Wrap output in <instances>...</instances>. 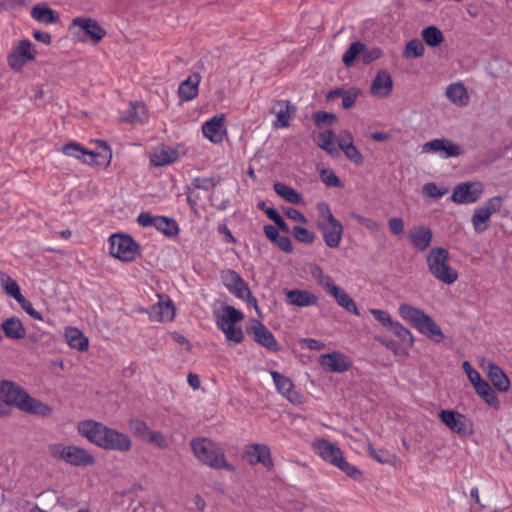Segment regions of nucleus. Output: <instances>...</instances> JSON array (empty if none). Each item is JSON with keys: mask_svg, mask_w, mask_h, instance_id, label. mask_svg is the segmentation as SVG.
I'll list each match as a JSON object with an SVG mask.
<instances>
[{"mask_svg": "<svg viewBox=\"0 0 512 512\" xmlns=\"http://www.w3.org/2000/svg\"><path fill=\"white\" fill-rule=\"evenodd\" d=\"M78 432L89 442L105 450L126 453L132 448V441L127 434L94 420L80 422Z\"/></svg>", "mask_w": 512, "mask_h": 512, "instance_id": "1", "label": "nucleus"}, {"mask_svg": "<svg viewBox=\"0 0 512 512\" xmlns=\"http://www.w3.org/2000/svg\"><path fill=\"white\" fill-rule=\"evenodd\" d=\"M0 395L8 408L14 406L20 411L40 417H49L53 412L49 405L30 396L24 388L10 380L0 381Z\"/></svg>", "mask_w": 512, "mask_h": 512, "instance_id": "2", "label": "nucleus"}, {"mask_svg": "<svg viewBox=\"0 0 512 512\" xmlns=\"http://www.w3.org/2000/svg\"><path fill=\"white\" fill-rule=\"evenodd\" d=\"M190 447L194 456L210 468L235 471V467L227 461L224 449L219 443L206 437H197L190 441Z\"/></svg>", "mask_w": 512, "mask_h": 512, "instance_id": "3", "label": "nucleus"}, {"mask_svg": "<svg viewBox=\"0 0 512 512\" xmlns=\"http://www.w3.org/2000/svg\"><path fill=\"white\" fill-rule=\"evenodd\" d=\"M398 312L413 328L433 342L439 343L445 338L440 326L423 310L402 303L399 306Z\"/></svg>", "mask_w": 512, "mask_h": 512, "instance_id": "4", "label": "nucleus"}, {"mask_svg": "<svg viewBox=\"0 0 512 512\" xmlns=\"http://www.w3.org/2000/svg\"><path fill=\"white\" fill-rule=\"evenodd\" d=\"M450 253L443 247H434L427 254L428 271L440 282L451 285L458 280V272L451 267Z\"/></svg>", "mask_w": 512, "mask_h": 512, "instance_id": "5", "label": "nucleus"}, {"mask_svg": "<svg viewBox=\"0 0 512 512\" xmlns=\"http://www.w3.org/2000/svg\"><path fill=\"white\" fill-rule=\"evenodd\" d=\"M216 325L227 341L239 344L244 340V332L237 323L244 320V314L231 305H225L221 311L216 313Z\"/></svg>", "mask_w": 512, "mask_h": 512, "instance_id": "6", "label": "nucleus"}, {"mask_svg": "<svg viewBox=\"0 0 512 512\" xmlns=\"http://www.w3.org/2000/svg\"><path fill=\"white\" fill-rule=\"evenodd\" d=\"M109 242L110 254L123 262L134 261L139 253V245L129 235L113 234Z\"/></svg>", "mask_w": 512, "mask_h": 512, "instance_id": "7", "label": "nucleus"}, {"mask_svg": "<svg viewBox=\"0 0 512 512\" xmlns=\"http://www.w3.org/2000/svg\"><path fill=\"white\" fill-rule=\"evenodd\" d=\"M70 29H74V35L85 41L89 38L94 44L100 42L106 35V30L95 20L89 17H77L72 20Z\"/></svg>", "mask_w": 512, "mask_h": 512, "instance_id": "8", "label": "nucleus"}, {"mask_svg": "<svg viewBox=\"0 0 512 512\" xmlns=\"http://www.w3.org/2000/svg\"><path fill=\"white\" fill-rule=\"evenodd\" d=\"M36 50L29 39H22L7 55L8 66L14 72H21L24 66L36 58Z\"/></svg>", "mask_w": 512, "mask_h": 512, "instance_id": "9", "label": "nucleus"}, {"mask_svg": "<svg viewBox=\"0 0 512 512\" xmlns=\"http://www.w3.org/2000/svg\"><path fill=\"white\" fill-rule=\"evenodd\" d=\"M502 206V198L494 196L488 199L483 205L477 207L471 218L474 230L477 233H482L488 228V222L491 215L498 212Z\"/></svg>", "mask_w": 512, "mask_h": 512, "instance_id": "10", "label": "nucleus"}, {"mask_svg": "<svg viewBox=\"0 0 512 512\" xmlns=\"http://www.w3.org/2000/svg\"><path fill=\"white\" fill-rule=\"evenodd\" d=\"M441 422L451 431L462 437L473 434L472 422L463 414L453 410H441L439 413Z\"/></svg>", "mask_w": 512, "mask_h": 512, "instance_id": "11", "label": "nucleus"}, {"mask_svg": "<svg viewBox=\"0 0 512 512\" xmlns=\"http://www.w3.org/2000/svg\"><path fill=\"white\" fill-rule=\"evenodd\" d=\"M422 152L438 154L440 157L446 159L461 156L464 153V149L450 139L436 138L426 142L422 146Z\"/></svg>", "mask_w": 512, "mask_h": 512, "instance_id": "12", "label": "nucleus"}, {"mask_svg": "<svg viewBox=\"0 0 512 512\" xmlns=\"http://www.w3.org/2000/svg\"><path fill=\"white\" fill-rule=\"evenodd\" d=\"M484 188L479 182H464L453 189L451 200L457 204L475 203L483 195Z\"/></svg>", "mask_w": 512, "mask_h": 512, "instance_id": "13", "label": "nucleus"}, {"mask_svg": "<svg viewBox=\"0 0 512 512\" xmlns=\"http://www.w3.org/2000/svg\"><path fill=\"white\" fill-rule=\"evenodd\" d=\"M276 390L294 405L302 403V396L295 390L293 381L278 371H270Z\"/></svg>", "mask_w": 512, "mask_h": 512, "instance_id": "14", "label": "nucleus"}, {"mask_svg": "<svg viewBox=\"0 0 512 512\" xmlns=\"http://www.w3.org/2000/svg\"><path fill=\"white\" fill-rule=\"evenodd\" d=\"M319 363L323 369L334 373L348 371L352 366L347 356L338 351L321 355Z\"/></svg>", "mask_w": 512, "mask_h": 512, "instance_id": "15", "label": "nucleus"}, {"mask_svg": "<svg viewBox=\"0 0 512 512\" xmlns=\"http://www.w3.org/2000/svg\"><path fill=\"white\" fill-rule=\"evenodd\" d=\"M247 333L253 336L255 342L270 351H278L279 345L272 332L261 322L255 321V324L247 328Z\"/></svg>", "mask_w": 512, "mask_h": 512, "instance_id": "16", "label": "nucleus"}, {"mask_svg": "<svg viewBox=\"0 0 512 512\" xmlns=\"http://www.w3.org/2000/svg\"><path fill=\"white\" fill-rule=\"evenodd\" d=\"M317 227L322 233L325 244L329 248L339 247L343 236V225L339 220L330 223L318 221Z\"/></svg>", "mask_w": 512, "mask_h": 512, "instance_id": "17", "label": "nucleus"}, {"mask_svg": "<svg viewBox=\"0 0 512 512\" xmlns=\"http://www.w3.org/2000/svg\"><path fill=\"white\" fill-rule=\"evenodd\" d=\"M244 457L249 464H262L266 468L273 466L270 449L265 444H253L246 446Z\"/></svg>", "mask_w": 512, "mask_h": 512, "instance_id": "18", "label": "nucleus"}, {"mask_svg": "<svg viewBox=\"0 0 512 512\" xmlns=\"http://www.w3.org/2000/svg\"><path fill=\"white\" fill-rule=\"evenodd\" d=\"M285 301L288 305L296 307H310L318 303V296L313 292L302 289L284 290Z\"/></svg>", "mask_w": 512, "mask_h": 512, "instance_id": "19", "label": "nucleus"}, {"mask_svg": "<svg viewBox=\"0 0 512 512\" xmlns=\"http://www.w3.org/2000/svg\"><path fill=\"white\" fill-rule=\"evenodd\" d=\"M312 448L318 456L332 465H334L343 454L336 444L322 438L314 439Z\"/></svg>", "mask_w": 512, "mask_h": 512, "instance_id": "20", "label": "nucleus"}, {"mask_svg": "<svg viewBox=\"0 0 512 512\" xmlns=\"http://www.w3.org/2000/svg\"><path fill=\"white\" fill-rule=\"evenodd\" d=\"M224 114L215 115L210 120L206 121L202 126L203 135L212 143L218 144L223 141L225 128Z\"/></svg>", "mask_w": 512, "mask_h": 512, "instance_id": "21", "label": "nucleus"}, {"mask_svg": "<svg viewBox=\"0 0 512 512\" xmlns=\"http://www.w3.org/2000/svg\"><path fill=\"white\" fill-rule=\"evenodd\" d=\"M433 232L424 225L413 227L408 234L411 245L418 251L423 252L428 249L432 242Z\"/></svg>", "mask_w": 512, "mask_h": 512, "instance_id": "22", "label": "nucleus"}, {"mask_svg": "<svg viewBox=\"0 0 512 512\" xmlns=\"http://www.w3.org/2000/svg\"><path fill=\"white\" fill-rule=\"evenodd\" d=\"M393 90V80L387 70H380L373 79L370 92L378 98L388 97Z\"/></svg>", "mask_w": 512, "mask_h": 512, "instance_id": "23", "label": "nucleus"}, {"mask_svg": "<svg viewBox=\"0 0 512 512\" xmlns=\"http://www.w3.org/2000/svg\"><path fill=\"white\" fill-rule=\"evenodd\" d=\"M64 461L72 466L85 467L93 465L95 463V458L82 447L67 445L66 457Z\"/></svg>", "mask_w": 512, "mask_h": 512, "instance_id": "24", "label": "nucleus"}, {"mask_svg": "<svg viewBox=\"0 0 512 512\" xmlns=\"http://www.w3.org/2000/svg\"><path fill=\"white\" fill-rule=\"evenodd\" d=\"M143 312L148 313L149 319L154 322H165L173 320L175 316V308L171 300L162 302L161 300L152 305L148 310L143 309Z\"/></svg>", "mask_w": 512, "mask_h": 512, "instance_id": "25", "label": "nucleus"}, {"mask_svg": "<svg viewBox=\"0 0 512 512\" xmlns=\"http://www.w3.org/2000/svg\"><path fill=\"white\" fill-rule=\"evenodd\" d=\"M327 293L331 295L335 299L336 303L347 312L357 316L360 314L355 301L341 287L336 284H330Z\"/></svg>", "mask_w": 512, "mask_h": 512, "instance_id": "26", "label": "nucleus"}, {"mask_svg": "<svg viewBox=\"0 0 512 512\" xmlns=\"http://www.w3.org/2000/svg\"><path fill=\"white\" fill-rule=\"evenodd\" d=\"M201 81V75L193 73L186 80L181 82L178 87V95L181 100L191 101L198 95V87Z\"/></svg>", "mask_w": 512, "mask_h": 512, "instance_id": "27", "label": "nucleus"}, {"mask_svg": "<svg viewBox=\"0 0 512 512\" xmlns=\"http://www.w3.org/2000/svg\"><path fill=\"white\" fill-rule=\"evenodd\" d=\"M487 376L495 389L499 392H507L510 388V381L503 370L494 363H488Z\"/></svg>", "mask_w": 512, "mask_h": 512, "instance_id": "28", "label": "nucleus"}, {"mask_svg": "<svg viewBox=\"0 0 512 512\" xmlns=\"http://www.w3.org/2000/svg\"><path fill=\"white\" fill-rule=\"evenodd\" d=\"M61 150L65 155L75 157L77 159H82L84 156H89V160L84 159V162L87 164H95L96 158L101 156L100 153L86 150L80 144L75 142L65 144Z\"/></svg>", "mask_w": 512, "mask_h": 512, "instance_id": "29", "label": "nucleus"}, {"mask_svg": "<svg viewBox=\"0 0 512 512\" xmlns=\"http://www.w3.org/2000/svg\"><path fill=\"white\" fill-rule=\"evenodd\" d=\"M446 97L455 105L463 107L469 103V94L465 86L460 83H452L446 88Z\"/></svg>", "mask_w": 512, "mask_h": 512, "instance_id": "30", "label": "nucleus"}, {"mask_svg": "<svg viewBox=\"0 0 512 512\" xmlns=\"http://www.w3.org/2000/svg\"><path fill=\"white\" fill-rule=\"evenodd\" d=\"M2 330L9 339L19 340L26 336V329L17 317H10L3 321Z\"/></svg>", "mask_w": 512, "mask_h": 512, "instance_id": "31", "label": "nucleus"}, {"mask_svg": "<svg viewBox=\"0 0 512 512\" xmlns=\"http://www.w3.org/2000/svg\"><path fill=\"white\" fill-rule=\"evenodd\" d=\"M473 387L476 391V393L483 398V400L490 406L494 408L499 407V399L494 392V390L490 387V385L483 380L482 378H479L477 381L473 382Z\"/></svg>", "mask_w": 512, "mask_h": 512, "instance_id": "32", "label": "nucleus"}, {"mask_svg": "<svg viewBox=\"0 0 512 512\" xmlns=\"http://www.w3.org/2000/svg\"><path fill=\"white\" fill-rule=\"evenodd\" d=\"M148 119L147 107L144 103L135 102L131 103L128 109L127 116H121L123 122L128 123H144Z\"/></svg>", "mask_w": 512, "mask_h": 512, "instance_id": "33", "label": "nucleus"}, {"mask_svg": "<svg viewBox=\"0 0 512 512\" xmlns=\"http://www.w3.org/2000/svg\"><path fill=\"white\" fill-rule=\"evenodd\" d=\"M31 17L34 20L44 24H53L59 22L60 20L57 12L52 10L47 5H35L31 9Z\"/></svg>", "mask_w": 512, "mask_h": 512, "instance_id": "34", "label": "nucleus"}, {"mask_svg": "<svg viewBox=\"0 0 512 512\" xmlns=\"http://www.w3.org/2000/svg\"><path fill=\"white\" fill-rule=\"evenodd\" d=\"M178 159V152L170 147H163L150 155V162L155 166H165Z\"/></svg>", "mask_w": 512, "mask_h": 512, "instance_id": "35", "label": "nucleus"}, {"mask_svg": "<svg viewBox=\"0 0 512 512\" xmlns=\"http://www.w3.org/2000/svg\"><path fill=\"white\" fill-rule=\"evenodd\" d=\"M273 188L277 195L291 204L299 205L304 203L302 195L289 185L277 182Z\"/></svg>", "mask_w": 512, "mask_h": 512, "instance_id": "36", "label": "nucleus"}, {"mask_svg": "<svg viewBox=\"0 0 512 512\" xmlns=\"http://www.w3.org/2000/svg\"><path fill=\"white\" fill-rule=\"evenodd\" d=\"M334 138V132L332 130H326L314 136V141L318 145V147L326 151L331 156H338L339 149L336 148L334 145Z\"/></svg>", "mask_w": 512, "mask_h": 512, "instance_id": "37", "label": "nucleus"}, {"mask_svg": "<svg viewBox=\"0 0 512 512\" xmlns=\"http://www.w3.org/2000/svg\"><path fill=\"white\" fill-rule=\"evenodd\" d=\"M154 227L165 236L173 237L179 233V226L173 218L155 216Z\"/></svg>", "mask_w": 512, "mask_h": 512, "instance_id": "38", "label": "nucleus"}, {"mask_svg": "<svg viewBox=\"0 0 512 512\" xmlns=\"http://www.w3.org/2000/svg\"><path fill=\"white\" fill-rule=\"evenodd\" d=\"M68 344L71 348L79 351H86L88 349V339L77 328H70L66 332Z\"/></svg>", "mask_w": 512, "mask_h": 512, "instance_id": "39", "label": "nucleus"}, {"mask_svg": "<svg viewBox=\"0 0 512 512\" xmlns=\"http://www.w3.org/2000/svg\"><path fill=\"white\" fill-rule=\"evenodd\" d=\"M423 41L430 47H437L444 41L441 30L436 26H428L421 32Z\"/></svg>", "mask_w": 512, "mask_h": 512, "instance_id": "40", "label": "nucleus"}, {"mask_svg": "<svg viewBox=\"0 0 512 512\" xmlns=\"http://www.w3.org/2000/svg\"><path fill=\"white\" fill-rule=\"evenodd\" d=\"M281 106L280 110L276 113L277 120L275 122L276 127L285 128L290 124V118L294 111V108L290 105L289 101L280 100L277 102Z\"/></svg>", "mask_w": 512, "mask_h": 512, "instance_id": "41", "label": "nucleus"}, {"mask_svg": "<svg viewBox=\"0 0 512 512\" xmlns=\"http://www.w3.org/2000/svg\"><path fill=\"white\" fill-rule=\"evenodd\" d=\"M0 283L9 296L13 297L15 300L21 297L22 294L18 283L4 271H0Z\"/></svg>", "mask_w": 512, "mask_h": 512, "instance_id": "42", "label": "nucleus"}, {"mask_svg": "<svg viewBox=\"0 0 512 512\" xmlns=\"http://www.w3.org/2000/svg\"><path fill=\"white\" fill-rule=\"evenodd\" d=\"M229 291L232 294H234L237 298L244 300L248 304L253 305L255 308H257V299L252 295L248 284L244 280L241 281V284L234 286Z\"/></svg>", "mask_w": 512, "mask_h": 512, "instance_id": "43", "label": "nucleus"}, {"mask_svg": "<svg viewBox=\"0 0 512 512\" xmlns=\"http://www.w3.org/2000/svg\"><path fill=\"white\" fill-rule=\"evenodd\" d=\"M399 340L407 343L409 346L413 345L414 338L412 333L404 327L400 322L393 321L388 328Z\"/></svg>", "mask_w": 512, "mask_h": 512, "instance_id": "44", "label": "nucleus"}, {"mask_svg": "<svg viewBox=\"0 0 512 512\" xmlns=\"http://www.w3.org/2000/svg\"><path fill=\"white\" fill-rule=\"evenodd\" d=\"M333 466L337 467L339 470L354 480H360L362 478V472L356 466L348 463L344 459L343 454L339 457Z\"/></svg>", "mask_w": 512, "mask_h": 512, "instance_id": "45", "label": "nucleus"}, {"mask_svg": "<svg viewBox=\"0 0 512 512\" xmlns=\"http://www.w3.org/2000/svg\"><path fill=\"white\" fill-rule=\"evenodd\" d=\"M425 47L421 40L412 39L407 42L403 55L406 58H419L424 55Z\"/></svg>", "mask_w": 512, "mask_h": 512, "instance_id": "46", "label": "nucleus"}, {"mask_svg": "<svg viewBox=\"0 0 512 512\" xmlns=\"http://www.w3.org/2000/svg\"><path fill=\"white\" fill-rule=\"evenodd\" d=\"M365 49V45L359 41L352 43L349 48L345 51L342 57V61L345 66L350 67L353 65L357 56L362 53Z\"/></svg>", "mask_w": 512, "mask_h": 512, "instance_id": "47", "label": "nucleus"}, {"mask_svg": "<svg viewBox=\"0 0 512 512\" xmlns=\"http://www.w3.org/2000/svg\"><path fill=\"white\" fill-rule=\"evenodd\" d=\"M367 450L369 455L381 464H390L396 456L386 449L376 450L371 443H368Z\"/></svg>", "mask_w": 512, "mask_h": 512, "instance_id": "48", "label": "nucleus"}, {"mask_svg": "<svg viewBox=\"0 0 512 512\" xmlns=\"http://www.w3.org/2000/svg\"><path fill=\"white\" fill-rule=\"evenodd\" d=\"M311 274L317 280V283L327 292L329 290L330 284H335L332 277L329 275H325L323 269L314 265L311 267Z\"/></svg>", "mask_w": 512, "mask_h": 512, "instance_id": "49", "label": "nucleus"}, {"mask_svg": "<svg viewBox=\"0 0 512 512\" xmlns=\"http://www.w3.org/2000/svg\"><path fill=\"white\" fill-rule=\"evenodd\" d=\"M222 281L228 290H231L234 286L241 284L242 277L234 270L227 269L221 274Z\"/></svg>", "mask_w": 512, "mask_h": 512, "instance_id": "50", "label": "nucleus"}, {"mask_svg": "<svg viewBox=\"0 0 512 512\" xmlns=\"http://www.w3.org/2000/svg\"><path fill=\"white\" fill-rule=\"evenodd\" d=\"M293 235L297 241L305 244H312L315 239V234L302 226H295Z\"/></svg>", "mask_w": 512, "mask_h": 512, "instance_id": "51", "label": "nucleus"}, {"mask_svg": "<svg viewBox=\"0 0 512 512\" xmlns=\"http://www.w3.org/2000/svg\"><path fill=\"white\" fill-rule=\"evenodd\" d=\"M129 427L134 432L135 435L145 439L147 434L150 432L147 424L138 418H132L129 420Z\"/></svg>", "mask_w": 512, "mask_h": 512, "instance_id": "52", "label": "nucleus"}, {"mask_svg": "<svg viewBox=\"0 0 512 512\" xmlns=\"http://www.w3.org/2000/svg\"><path fill=\"white\" fill-rule=\"evenodd\" d=\"M322 182L329 187H342L338 176L330 169H322L320 172Z\"/></svg>", "mask_w": 512, "mask_h": 512, "instance_id": "53", "label": "nucleus"}, {"mask_svg": "<svg viewBox=\"0 0 512 512\" xmlns=\"http://www.w3.org/2000/svg\"><path fill=\"white\" fill-rule=\"evenodd\" d=\"M360 94H361V91L358 88L353 87V88L346 90L342 96V107L344 109L351 108L355 104V102Z\"/></svg>", "mask_w": 512, "mask_h": 512, "instance_id": "54", "label": "nucleus"}, {"mask_svg": "<svg viewBox=\"0 0 512 512\" xmlns=\"http://www.w3.org/2000/svg\"><path fill=\"white\" fill-rule=\"evenodd\" d=\"M16 301L29 316L36 320L43 321L42 315L34 309L32 303L29 300H27L23 295H21V297H18Z\"/></svg>", "mask_w": 512, "mask_h": 512, "instance_id": "55", "label": "nucleus"}, {"mask_svg": "<svg viewBox=\"0 0 512 512\" xmlns=\"http://www.w3.org/2000/svg\"><path fill=\"white\" fill-rule=\"evenodd\" d=\"M341 150L352 163L357 165L363 163V156L360 153V151L354 146V144L342 147Z\"/></svg>", "mask_w": 512, "mask_h": 512, "instance_id": "56", "label": "nucleus"}, {"mask_svg": "<svg viewBox=\"0 0 512 512\" xmlns=\"http://www.w3.org/2000/svg\"><path fill=\"white\" fill-rule=\"evenodd\" d=\"M320 219L318 221L334 222L338 219L333 215L330 206L326 202H319L316 206Z\"/></svg>", "mask_w": 512, "mask_h": 512, "instance_id": "57", "label": "nucleus"}, {"mask_svg": "<svg viewBox=\"0 0 512 512\" xmlns=\"http://www.w3.org/2000/svg\"><path fill=\"white\" fill-rule=\"evenodd\" d=\"M218 180H215L214 178H208V177H196L193 179V186L197 189L202 190H211L216 187L218 184Z\"/></svg>", "mask_w": 512, "mask_h": 512, "instance_id": "58", "label": "nucleus"}, {"mask_svg": "<svg viewBox=\"0 0 512 512\" xmlns=\"http://www.w3.org/2000/svg\"><path fill=\"white\" fill-rule=\"evenodd\" d=\"M352 217L354 220L357 221L358 224L364 226L365 228L372 232L379 231L380 229L379 223L372 218H368L359 214H353Z\"/></svg>", "mask_w": 512, "mask_h": 512, "instance_id": "59", "label": "nucleus"}, {"mask_svg": "<svg viewBox=\"0 0 512 512\" xmlns=\"http://www.w3.org/2000/svg\"><path fill=\"white\" fill-rule=\"evenodd\" d=\"M67 445L62 443H53L48 446V452L51 457L57 460H65Z\"/></svg>", "mask_w": 512, "mask_h": 512, "instance_id": "60", "label": "nucleus"}, {"mask_svg": "<svg viewBox=\"0 0 512 512\" xmlns=\"http://www.w3.org/2000/svg\"><path fill=\"white\" fill-rule=\"evenodd\" d=\"M145 439L150 443L156 444L159 448H165L168 445L166 437L160 431L150 430Z\"/></svg>", "mask_w": 512, "mask_h": 512, "instance_id": "61", "label": "nucleus"}, {"mask_svg": "<svg viewBox=\"0 0 512 512\" xmlns=\"http://www.w3.org/2000/svg\"><path fill=\"white\" fill-rule=\"evenodd\" d=\"M369 312L373 315L375 320H377L379 323H381L383 326L387 328H389V326L393 322L390 314L385 310L370 309Z\"/></svg>", "mask_w": 512, "mask_h": 512, "instance_id": "62", "label": "nucleus"}, {"mask_svg": "<svg viewBox=\"0 0 512 512\" xmlns=\"http://www.w3.org/2000/svg\"><path fill=\"white\" fill-rule=\"evenodd\" d=\"M315 124L317 126H322L323 124H332L336 121V115L329 112H316L313 116Z\"/></svg>", "mask_w": 512, "mask_h": 512, "instance_id": "63", "label": "nucleus"}, {"mask_svg": "<svg viewBox=\"0 0 512 512\" xmlns=\"http://www.w3.org/2000/svg\"><path fill=\"white\" fill-rule=\"evenodd\" d=\"M388 227L391 234L395 236L402 235L404 233V221L400 217H392L388 221Z\"/></svg>", "mask_w": 512, "mask_h": 512, "instance_id": "64", "label": "nucleus"}]
</instances>
